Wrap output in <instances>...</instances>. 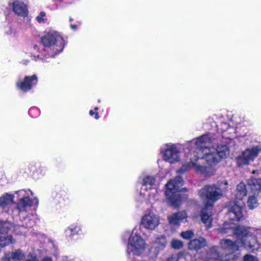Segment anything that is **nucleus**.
Returning <instances> with one entry per match:
<instances>
[{
	"label": "nucleus",
	"mask_w": 261,
	"mask_h": 261,
	"mask_svg": "<svg viewBox=\"0 0 261 261\" xmlns=\"http://www.w3.org/2000/svg\"><path fill=\"white\" fill-rule=\"evenodd\" d=\"M27 191L24 190H20L16 191V193L19 196H23L20 199L17 204V208L19 212V216L21 218V215L25 214L32 206L34 201L31 199L28 196H24Z\"/></svg>",
	"instance_id": "9d476101"
},
{
	"label": "nucleus",
	"mask_w": 261,
	"mask_h": 261,
	"mask_svg": "<svg viewBox=\"0 0 261 261\" xmlns=\"http://www.w3.org/2000/svg\"><path fill=\"white\" fill-rule=\"evenodd\" d=\"M223 261H227V259H225V260H223Z\"/></svg>",
	"instance_id": "de8ad7c7"
},
{
	"label": "nucleus",
	"mask_w": 261,
	"mask_h": 261,
	"mask_svg": "<svg viewBox=\"0 0 261 261\" xmlns=\"http://www.w3.org/2000/svg\"><path fill=\"white\" fill-rule=\"evenodd\" d=\"M71 28L73 30H75L76 29V25L74 24L71 25Z\"/></svg>",
	"instance_id": "c9c22d12"
},
{
	"label": "nucleus",
	"mask_w": 261,
	"mask_h": 261,
	"mask_svg": "<svg viewBox=\"0 0 261 261\" xmlns=\"http://www.w3.org/2000/svg\"><path fill=\"white\" fill-rule=\"evenodd\" d=\"M26 216L27 215L25 214L21 215V218L20 219L22 218L23 221H24V222L23 223L22 226L28 228L33 227L36 224V221L34 220V216L31 214L27 218H25Z\"/></svg>",
	"instance_id": "412c9836"
},
{
	"label": "nucleus",
	"mask_w": 261,
	"mask_h": 261,
	"mask_svg": "<svg viewBox=\"0 0 261 261\" xmlns=\"http://www.w3.org/2000/svg\"><path fill=\"white\" fill-rule=\"evenodd\" d=\"M206 245V241L202 237L191 240L188 244L190 250L197 251Z\"/></svg>",
	"instance_id": "a211bd4d"
},
{
	"label": "nucleus",
	"mask_w": 261,
	"mask_h": 261,
	"mask_svg": "<svg viewBox=\"0 0 261 261\" xmlns=\"http://www.w3.org/2000/svg\"><path fill=\"white\" fill-rule=\"evenodd\" d=\"M81 231L80 227L76 224L70 225L66 230L65 232L67 235L72 237L74 235L79 234Z\"/></svg>",
	"instance_id": "4be33fe9"
},
{
	"label": "nucleus",
	"mask_w": 261,
	"mask_h": 261,
	"mask_svg": "<svg viewBox=\"0 0 261 261\" xmlns=\"http://www.w3.org/2000/svg\"><path fill=\"white\" fill-rule=\"evenodd\" d=\"M143 190H151L155 189L157 186V181L155 177L153 175H146L142 178Z\"/></svg>",
	"instance_id": "f3484780"
},
{
	"label": "nucleus",
	"mask_w": 261,
	"mask_h": 261,
	"mask_svg": "<svg viewBox=\"0 0 261 261\" xmlns=\"http://www.w3.org/2000/svg\"><path fill=\"white\" fill-rule=\"evenodd\" d=\"M14 202V196L5 193L0 197V206L4 208Z\"/></svg>",
	"instance_id": "aec40b11"
},
{
	"label": "nucleus",
	"mask_w": 261,
	"mask_h": 261,
	"mask_svg": "<svg viewBox=\"0 0 261 261\" xmlns=\"http://www.w3.org/2000/svg\"><path fill=\"white\" fill-rule=\"evenodd\" d=\"M222 184H224V185L225 186H226V185H227L228 182H227V181H225H225H224L223 182H222Z\"/></svg>",
	"instance_id": "e433bc0d"
},
{
	"label": "nucleus",
	"mask_w": 261,
	"mask_h": 261,
	"mask_svg": "<svg viewBox=\"0 0 261 261\" xmlns=\"http://www.w3.org/2000/svg\"><path fill=\"white\" fill-rule=\"evenodd\" d=\"M36 202L38 203V200H36Z\"/></svg>",
	"instance_id": "49530a36"
},
{
	"label": "nucleus",
	"mask_w": 261,
	"mask_h": 261,
	"mask_svg": "<svg viewBox=\"0 0 261 261\" xmlns=\"http://www.w3.org/2000/svg\"><path fill=\"white\" fill-rule=\"evenodd\" d=\"M237 237L235 242L228 239L220 241L221 247L225 250L234 251L241 245L251 252L257 251L261 246V228H255L239 225L232 229Z\"/></svg>",
	"instance_id": "f03ea898"
},
{
	"label": "nucleus",
	"mask_w": 261,
	"mask_h": 261,
	"mask_svg": "<svg viewBox=\"0 0 261 261\" xmlns=\"http://www.w3.org/2000/svg\"><path fill=\"white\" fill-rule=\"evenodd\" d=\"M194 235V231L192 230H189L185 231H182L180 233L181 237L186 240L192 238Z\"/></svg>",
	"instance_id": "bb28decb"
},
{
	"label": "nucleus",
	"mask_w": 261,
	"mask_h": 261,
	"mask_svg": "<svg viewBox=\"0 0 261 261\" xmlns=\"http://www.w3.org/2000/svg\"><path fill=\"white\" fill-rule=\"evenodd\" d=\"M247 194L246 185L240 182L236 190V200L231 202L228 207L227 217L233 221H240L243 218L242 210L244 206L243 198Z\"/></svg>",
	"instance_id": "7ed1b4c3"
},
{
	"label": "nucleus",
	"mask_w": 261,
	"mask_h": 261,
	"mask_svg": "<svg viewBox=\"0 0 261 261\" xmlns=\"http://www.w3.org/2000/svg\"><path fill=\"white\" fill-rule=\"evenodd\" d=\"M94 109H95V110H98V107H95V108H94Z\"/></svg>",
	"instance_id": "79ce46f5"
},
{
	"label": "nucleus",
	"mask_w": 261,
	"mask_h": 261,
	"mask_svg": "<svg viewBox=\"0 0 261 261\" xmlns=\"http://www.w3.org/2000/svg\"><path fill=\"white\" fill-rule=\"evenodd\" d=\"M260 151L261 146L259 145L247 148L236 158L237 166L243 167L250 164L257 156Z\"/></svg>",
	"instance_id": "6e6552de"
},
{
	"label": "nucleus",
	"mask_w": 261,
	"mask_h": 261,
	"mask_svg": "<svg viewBox=\"0 0 261 261\" xmlns=\"http://www.w3.org/2000/svg\"><path fill=\"white\" fill-rule=\"evenodd\" d=\"M226 188L215 185H206L199 191V195L205 205L213 207L214 203L222 197Z\"/></svg>",
	"instance_id": "39448f33"
},
{
	"label": "nucleus",
	"mask_w": 261,
	"mask_h": 261,
	"mask_svg": "<svg viewBox=\"0 0 261 261\" xmlns=\"http://www.w3.org/2000/svg\"><path fill=\"white\" fill-rule=\"evenodd\" d=\"M180 255V253H178L177 255L172 254L167 258V261H178Z\"/></svg>",
	"instance_id": "c756f323"
},
{
	"label": "nucleus",
	"mask_w": 261,
	"mask_h": 261,
	"mask_svg": "<svg viewBox=\"0 0 261 261\" xmlns=\"http://www.w3.org/2000/svg\"><path fill=\"white\" fill-rule=\"evenodd\" d=\"M38 81L37 76L36 75L26 76L23 81L19 80L16 84V87L23 92H27L36 85Z\"/></svg>",
	"instance_id": "ddd939ff"
},
{
	"label": "nucleus",
	"mask_w": 261,
	"mask_h": 261,
	"mask_svg": "<svg viewBox=\"0 0 261 261\" xmlns=\"http://www.w3.org/2000/svg\"><path fill=\"white\" fill-rule=\"evenodd\" d=\"M171 245L175 249H180L182 248L184 244L181 241L174 239L171 242Z\"/></svg>",
	"instance_id": "393cba45"
},
{
	"label": "nucleus",
	"mask_w": 261,
	"mask_h": 261,
	"mask_svg": "<svg viewBox=\"0 0 261 261\" xmlns=\"http://www.w3.org/2000/svg\"><path fill=\"white\" fill-rule=\"evenodd\" d=\"M147 243L143 238L136 233L132 232L129 237L127 247L128 254L132 252L133 254L140 256L143 254L146 249Z\"/></svg>",
	"instance_id": "0eeeda50"
},
{
	"label": "nucleus",
	"mask_w": 261,
	"mask_h": 261,
	"mask_svg": "<svg viewBox=\"0 0 261 261\" xmlns=\"http://www.w3.org/2000/svg\"><path fill=\"white\" fill-rule=\"evenodd\" d=\"M89 114L91 116H93V115L95 114V118L96 119H98L99 118V115H98V114L97 113H96L95 114L94 113V112L92 111V110H90V112H89Z\"/></svg>",
	"instance_id": "7c9ffc66"
},
{
	"label": "nucleus",
	"mask_w": 261,
	"mask_h": 261,
	"mask_svg": "<svg viewBox=\"0 0 261 261\" xmlns=\"http://www.w3.org/2000/svg\"><path fill=\"white\" fill-rule=\"evenodd\" d=\"M36 19L39 23L45 22L47 20L46 13L44 12H41L39 15L36 17Z\"/></svg>",
	"instance_id": "cd10ccee"
},
{
	"label": "nucleus",
	"mask_w": 261,
	"mask_h": 261,
	"mask_svg": "<svg viewBox=\"0 0 261 261\" xmlns=\"http://www.w3.org/2000/svg\"><path fill=\"white\" fill-rule=\"evenodd\" d=\"M184 180L180 176H177L170 179L166 185L167 190L165 195L169 203L174 207L178 206L181 202L178 195L175 193L179 191V188L183 185Z\"/></svg>",
	"instance_id": "423d86ee"
},
{
	"label": "nucleus",
	"mask_w": 261,
	"mask_h": 261,
	"mask_svg": "<svg viewBox=\"0 0 261 261\" xmlns=\"http://www.w3.org/2000/svg\"><path fill=\"white\" fill-rule=\"evenodd\" d=\"M42 261H53V260L50 257H45L42 259Z\"/></svg>",
	"instance_id": "2f4dec72"
},
{
	"label": "nucleus",
	"mask_w": 261,
	"mask_h": 261,
	"mask_svg": "<svg viewBox=\"0 0 261 261\" xmlns=\"http://www.w3.org/2000/svg\"><path fill=\"white\" fill-rule=\"evenodd\" d=\"M12 226V224L9 222L0 220V234L7 233Z\"/></svg>",
	"instance_id": "5701e85b"
},
{
	"label": "nucleus",
	"mask_w": 261,
	"mask_h": 261,
	"mask_svg": "<svg viewBox=\"0 0 261 261\" xmlns=\"http://www.w3.org/2000/svg\"><path fill=\"white\" fill-rule=\"evenodd\" d=\"M72 20H73V19H72V18H70V21H72Z\"/></svg>",
	"instance_id": "37998d69"
},
{
	"label": "nucleus",
	"mask_w": 261,
	"mask_h": 261,
	"mask_svg": "<svg viewBox=\"0 0 261 261\" xmlns=\"http://www.w3.org/2000/svg\"><path fill=\"white\" fill-rule=\"evenodd\" d=\"M13 238L11 236L0 237V246L4 247L12 243Z\"/></svg>",
	"instance_id": "b1692460"
},
{
	"label": "nucleus",
	"mask_w": 261,
	"mask_h": 261,
	"mask_svg": "<svg viewBox=\"0 0 261 261\" xmlns=\"http://www.w3.org/2000/svg\"><path fill=\"white\" fill-rule=\"evenodd\" d=\"M184 190H185V191H187V189H185V188H182L180 191H183Z\"/></svg>",
	"instance_id": "a19ab883"
},
{
	"label": "nucleus",
	"mask_w": 261,
	"mask_h": 261,
	"mask_svg": "<svg viewBox=\"0 0 261 261\" xmlns=\"http://www.w3.org/2000/svg\"><path fill=\"white\" fill-rule=\"evenodd\" d=\"M12 10L17 16L25 17L28 13L27 5L22 2L15 1L13 3Z\"/></svg>",
	"instance_id": "2eb2a0df"
},
{
	"label": "nucleus",
	"mask_w": 261,
	"mask_h": 261,
	"mask_svg": "<svg viewBox=\"0 0 261 261\" xmlns=\"http://www.w3.org/2000/svg\"><path fill=\"white\" fill-rule=\"evenodd\" d=\"M24 256L20 250H18L13 252L12 254L11 257L14 260H20L23 259Z\"/></svg>",
	"instance_id": "a878e982"
},
{
	"label": "nucleus",
	"mask_w": 261,
	"mask_h": 261,
	"mask_svg": "<svg viewBox=\"0 0 261 261\" xmlns=\"http://www.w3.org/2000/svg\"><path fill=\"white\" fill-rule=\"evenodd\" d=\"M34 47L35 49H37V48H38V46H37V45H34Z\"/></svg>",
	"instance_id": "ea45409f"
},
{
	"label": "nucleus",
	"mask_w": 261,
	"mask_h": 261,
	"mask_svg": "<svg viewBox=\"0 0 261 261\" xmlns=\"http://www.w3.org/2000/svg\"><path fill=\"white\" fill-rule=\"evenodd\" d=\"M29 61H22L23 62V64H27V63Z\"/></svg>",
	"instance_id": "58836bf2"
},
{
	"label": "nucleus",
	"mask_w": 261,
	"mask_h": 261,
	"mask_svg": "<svg viewBox=\"0 0 261 261\" xmlns=\"http://www.w3.org/2000/svg\"><path fill=\"white\" fill-rule=\"evenodd\" d=\"M167 244V240L164 236L157 237L153 241L148 250L150 257L154 258L156 257L159 252L164 249Z\"/></svg>",
	"instance_id": "9b49d317"
},
{
	"label": "nucleus",
	"mask_w": 261,
	"mask_h": 261,
	"mask_svg": "<svg viewBox=\"0 0 261 261\" xmlns=\"http://www.w3.org/2000/svg\"><path fill=\"white\" fill-rule=\"evenodd\" d=\"M98 102H100V100L99 99L98 100Z\"/></svg>",
	"instance_id": "a18cd8bd"
},
{
	"label": "nucleus",
	"mask_w": 261,
	"mask_h": 261,
	"mask_svg": "<svg viewBox=\"0 0 261 261\" xmlns=\"http://www.w3.org/2000/svg\"><path fill=\"white\" fill-rule=\"evenodd\" d=\"M46 58H47V57L45 56V58H41V59L42 61H46Z\"/></svg>",
	"instance_id": "4c0bfd02"
},
{
	"label": "nucleus",
	"mask_w": 261,
	"mask_h": 261,
	"mask_svg": "<svg viewBox=\"0 0 261 261\" xmlns=\"http://www.w3.org/2000/svg\"><path fill=\"white\" fill-rule=\"evenodd\" d=\"M229 229L227 228H222L221 232L223 233H228V230Z\"/></svg>",
	"instance_id": "473e14b6"
},
{
	"label": "nucleus",
	"mask_w": 261,
	"mask_h": 261,
	"mask_svg": "<svg viewBox=\"0 0 261 261\" xmlns=\"http://www.w3.org/2000/svg\"><path fill=\"white\" fill-rule=\"evenodd\" d=\"M40 58V56L39 55H38L37 56H34V60L35 61H37L38 60V59Z\"/></svg>",
	"instance_id": "f704fd0d"
},
{
	"label": "nucleus",
	"mask_w": 261,
	"mask_h": 261,
	"mask_svg": "<svg viewBox=\"0 0 261 261\" xmlns=\"http://www.w3.org/2000/svg\"><path fill=\"white\" fill-rule=\"evenodd\" d=\"M41 42L48 52V57H54L62 51L64 41L59 33L56 31L48 32L41 38Z\"/></svg>",
	"instance_id": "20e7f679"
},
{
	"label": "nucleus",
	"mask_w": 261,
	"mask_h": 261,
	"mask_svg": "<svg viewBox=\"0 0 261 261\" xmlns=\"http://www.w3.org/2000/svg\"><path fill=\"white\" fill-rule=\"evenodd\" d=\"M212 207H210V206L205 204V207L201 212V221L207 227H212Z\"/></svg>",
	"instance_id": "dca6fc26"
},
{
	"label": "nucleus",
	"mask_w": 261,
	"mask_h": 261,
	"mask_svg": "<svg viewBox=\"0 0 261 261\" xmlns=\"http://www.w3.org/2000/svg\"><path fill=\"white\" fill-rule=\"evenodd\" d=\"M244 261H258V260L252 255L246 254L244 257Z\"/></svg>",
	"instance_id": "c85d7f7f"
},
{
	"label": "nucleus",
	"mask_w": 261,
	"mask_h": 261,
	"mask_svg": "<svg viewBox=\"0 0 261 261\" xmlns=\"http://www.w3.org/2000/svg\"><path fill=\"white\" fill-rule=\"evenodd\" d=\"M248 187L254 195L249 196L247 201L248 207L252 210L258 205L256 196L261 192V179L251 178L248 181Z\"/></svg>",
	"instance_id": "1a4fd4ad"
},
{
	"label": "nucleus",
	"mask_w": 261,
	"mask_h": 261,
	"mask_svg": "<svg viewBox=\"0 0 261 261\" xmlns=\"http://www.w3.org/2000/svg\"><path fill=\"white\" fill-rule=\"evenodd\" d=\"M160 217L158 215L150 212L143 216L141 224L145 228L153 230L160 224Z\"/></svg>",
	"instance_id": "f8f14e48"
},
{
	"label": "nucleus",
	"mask_w": 261,
	"mask_h": 261,
	"mask_svg": "<svg viewBox=\"0 0 261 261\" xmlns=\"http://www.w3.org/2000/svg\"><path fill=\"white\" fill-rule=\"evenodd\" d=\"M224 124L225 125H226V126H227V125H228V124H227V123H224Z\"/></svg>",
	"instance_id": "c03bdc74"
},
{
	"label": "nucleus",
	"mask_w": 261,
	"mask_h": 261,
	"mask_svg": "<svg viewBox=\"0 0 261 261\" xmlns=\"http://www.w3.org/2000/svg\"><path fill=\"white\" fill-rule=\"evenodd\" d=\"M191 153L190 162L184 165L182 169H193L206 176L213 175L215 166L230 153L227 145L218 144L215 139H211L208 135L201 136L189 143Z\"/></svg>",
	"instance_id": "f257e3e1"
},
{
	"label": "nucleus",
	"mask_w": 261,
	"mask_h": 261,
	"mask_svg": "<svg viewBox=\"0 0 261 261\" xmlns=\"http://www.w3.org/2000/svg\"><path fill=\"white\" fill-rule=\"evenodd\" d=\"M26 261H38V260L36 257H33L30 259H27Z\"/></svg>",
	"instance_id": "72a5a7b5"
},
{
	"label": "nucleus",
	"mask_w": 261,
	"mask_h": 261,
	"mask_svg": "<svg viewBox=\"0 0 261 261\" xmlns=\"http://www.w3.org/2000/svg\"><path fill=\"white\" fill-rule=\"evenodd\" d=\"M187 217V214L185 211H181L175 213L172 215L168 217L169 223L171 225H176Z\"/></svg>",
	"instance_id": "6ab92c4d"
},
{
	"label": "nucleus",
	"mask_w": 261,
	"mask_h": 261,
	"mask_svg": "<svg viewBox=\"0 0 261 261\" xmlns=\"http://www.w3.org/2000/svg\"><path fill=\"white\" fill-rule=\"evenodd\" d=\"M179 150L175 145L168 146L164 151V159L170 163H174L179 161Z\"/></svg>",
	"instance_id": "4468645a"
}]
</instances>
